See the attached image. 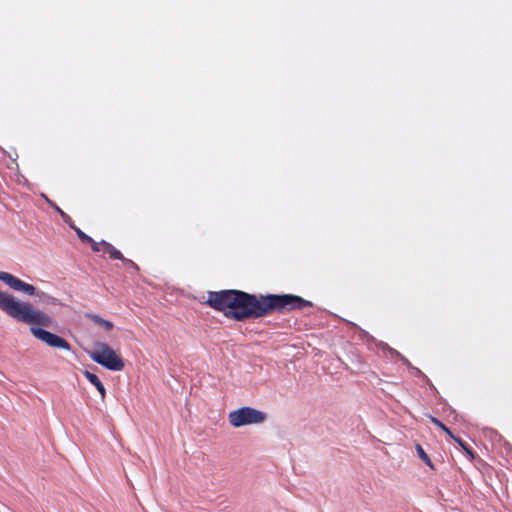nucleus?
Masks as SVG:
<instances>
[{"label":"nucleus","instance_id":"obj_1","mask_svg":"<svg viewBox=\"0 0 512 512\" xmlns=\"http://www.w3.org/2000/svg\"><path fill=\"white\" fill-rule=\"evenodd\" d=\"M208 303L226 316L238 320L260 317L273 309H294L310 305L306 300L293 295H273L260 302L255 297L237 290L210 293Z\"/></svg>","mask_w":512,"mask_h":512},{"label":"nucleus","instance_id":"obj_2","mask_svg":"<svg viewBox=\"0 0 512 512\" xmlns=\"http://www.w3.org/2000/svg\"><path fill=\"white\" fill-rule=\"evenodd\" d=\"M0 310L15 321L30 325V333L48 346L62 350L70 349L64 338L40 328L50 327L53 319L31 303L0 291Z\"/></svg>","mask_w":512,"mask_h":512},{"label":"nucleus","instance_id":"obj_3","mask_svg":"<svg viewBox=\"0 0 512 512\" xmlns=\"http://www.w3.org/2000/svg\"><path fill=\"white\" fill-rule=\"evenodd\" d=\"M89 357L111 371H120L124 367L122 358L106 343H97L89 352Z\"/></svg>","mask_w":512,"mask_h":512},{"label":"nucleus","instance_id":"obj_4","mask_svg":"<svg viewBox=\"0 0 512 512\" xmlns=\"http://www.w3.org/2000/svg\"><path fill=\"white\" fill-rule=\"evenodd\" d=\"M266 419V413L248 406L233 410L228 414L229 424L234 428L259 425L264 423Z\"/></svg>","mask_w":512,"mask_h":512},{"label":"nucleus","instance_id":"obj_5","mask_svg":"<svg viewBox=\"0 0 512 512\" xmlns=\"http://www.w3.org/2000/svg\"><path fill=\"white\" fill-rule=\"evenodd\" d=\"M0 280L15 291L27 295H34L36 293V288L33 285L22 281L8 272L0 271Z\"/></svg>","mask_w":512,"mask_h":512},{"label":"nucleus","instance_id":"obj_6","mask_svg":"<svg viewBox=\"0 0 512 512\" xmlns=\"http://www.w3.org/2000/svg\"><path fill=\"white\" fill-rule=\"evenodd\" d=\"M92 249L96 252L103 251L105 253H108L111 258L114 259H122V254L120 251L115 249L112 245L106 242L102 243H91Z\"/></svg>","mask_w":512,"mask_h":512},{"label":"nucleus","instance_id":"obj_7","mask_svg":"<svg viewBox=\"0 0 512 512\" xmlns=\"http://www.w3.org/2000/svg\"><path fill=\"white\" fill-rule=\"evenodd\" d=\"M84 376L86 377V379L92 384L95 386V388L98 390V392L100 393L101 395V398L104 399L105 398V394H106V391H105V388H104V385L101 383V381L99 380V378L89 372V371H84Z\"/></svg>","mask_w":512,"mask_h":512},{"label":"nucleus","instance_id":"obj_8","mask_svg":"<svg viewBox=\"0 0 512 512\" xmlns=\"http://www.w3.org/2000/svg\"><path fill=\"white\" fill-rule=\"evenodd\" d=\"M89 318L91 319V321H93V323L95 325H97L99 328L103 329L104 331H110L114 327V325L111 321H109L107 319H103L97 315H91V316H89Z\"/></svg>","mask_w":512,"mask_h":512},{"label":"nucleus","instance_id":"obj_9","mask_svg":"<svg viewBox=\"0 0 512 512\" xmlns=\"http://www.w3.org/2000/svg\"><path fill=\"white\" fill-rule=\"evenodd\" d=\"M431 422L434 423L436 426H438L440 429H442L448 436H450L451 438H453L455 441H457L462 447H464V444L462 443V441L459 439V438H456L452 432L442 423L440 422L438 419L434 418V417H429Z\"/></svg>","mask_w":512,"mask_h":512},{"label":"nucleus","instance_id":"obj_10","mask_svg":"<svg viewBox=\"0 0 512 512\" xmlns=\"http://www.w3.org/2000/svg\"><path fill=\"white\" fill-rule=\"evenodd\" d=\"M417 452H418V455L419 457L428 465H432L431 464V460L430 458L428 457V455L425 453V451L423 450V448L421 446H417Z\"/></svg>","mask_w":512,"mask_h":512},{"label":"nucleus","instance_id":"obj_11","mask_svg":"<svg viewBox=\"0 0 512 512\" xmlns=\"http://www.w3.org/2000/svg\"><path fill=\"white\" fill-rule=\"evenodd\" d=\"M75 231L82 241H88L90 243H95L89 236H87L85 233H83L80 229L75 228Z\"/></svg>","mask_w":512,"mask_h":512},{"label":"nucleus","instance_id":"obj_12","mask_svg":"<svg viewBox=\"0 0 512 512\" xmlns=\"http://www.w3.org/2000/svg\"><path fill=\"white\" fill-rule=\"evenodd\" d=\"M52 206H53V207H54V208H55V209L60 213V215L62 216V218H63L65 221H67L68 216H67V215H66V214H65L61 209H59L57 206H55V205H52Z\"/></svg>","mask_w":512,"mask_h":512},{"label":"nucleus","instance_id":"obj_13","mask_svg":"<svg viewBox=\"0 0 512 512\" xmlns=\"http://www.w3.org/2000/svg\"><path fill=\"white\" fill-rule=\"evenodd\" d=\"M38 295H39V297H44V298H46V299H51V297L46 296V294H45V293H43V292L38 293Z\"/></svg>","mask_w":512,"mask_h":512}]
</instances>
